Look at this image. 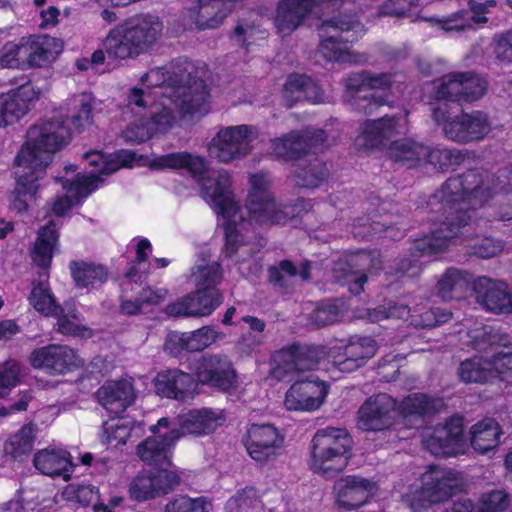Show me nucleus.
Listing matches in <instances>:
<instances>
[{"label":"nucleus","mask_w":512,"mask_h":512,"mask_svg":"<svg viewBox=\"0 0 512 512\" xmlns=\"http://www.w3.org/2000/svg\"><path fill=\"white\" fill-rule=\"evenodd\" d=\"M494 195L499 197L498 219L512 220V170L508 172L504 169L493 174L471 169L448 178L428 202L432 212L445 216L438 237L420 240L417 247L429 252L445 248L447 239L459 236L469 224L470 210L482 207Z\"/></svg>","instance_id":"f257e3e1"},{"label":"nucleus","mask_w":512,"mask_h":512,"mask_svg":"<svg viewBox=\"0 0 512 512\" xmlns=\"http://www.w3.org/2000/svg\"><path fill=\"white\" fill-rule=\"evenodd\" d=\"M154 165L159 168L181 169L186 168L194 177H199L201 196L209 202L215 212L225 220L226 257L232 258L237 253L238 241L237 220L242 219L240 207L235 200L231 189V176L225 170L209 171L206 161L199 156L188 152L170 153L158 157Z\"/></svg>","instance_id":"f03ea898"},{"label":"nucleus","mask_w":512,"mask_h":512,"mask_svg":"<svg viewBox=\"0 0 512 512\" xmlns=\"http://www.w3.org/2000/svg\"><path fill=\"white\" fill-rule=\"evenodd\" d=\"M251 188L246 200V210L248 213V220L244 218L237 220L238 241L236 247L238 248L236 256L239 252L237 261L245 260L246 257L251 255V249H248L247 242L249 240L247 227L255 224L258 226H272L284 224L289 219V214L285 211L281 204L275 200L273 193L270 190L271 180L269 175L264 172L253 174L249 178Z\"/></svg>","instance_id":"7ed1b4c3"},{"label":"nucleus","mask_w":512,"mask_h":512,"mask_svg":"<svg viewBox=\"0 0 512 512\" xmlns=\"http://www.w3.org/2000/svg\"><path fill=\"white\" fill-rule=\"evenodd\" d=\"M71 140V132L62 116H53L32 125L26 132V141L15 157V163H22L45 174L56 152Z\"/></svg>","instance_id":"20e7f679"},{"label":"nucleus","mask_w":512,"mask_h":512,"mask_svg":"<svg viewBox=\"0 0 512 512\" xmlns=\"http://www.w3.org/2000/svg\"><path fill=\"white\" fill-rule=\"evenodd\" d=\"M162 29V22L156 16L134 17L111 29L103 40V46L110 59L135 58L157 42Z\"/></svg>","instance_id":"39448f33"},{"label":"nucleus","mask_w":512,"mask_h":512,"mask_svg":"<svg viewBox=\"0 0 512 512\" xmlns=\"http://www.w3.org/2000/svg\"><path fill=\"white\" fill-rule=\"evenodd\" d=\"M352 438L343 428L326 427L317 430L312 439L311 468L314 472L333 478L348 465Z\"/></svg>","instance_id":"423d86ee"},{"label":"nucleus","mask_w":512,"mask_h":512,"mask_svg":"<svg viewBox=\"0 0 512 512\" xmlns=\"http://www.w3.org/2000/svg\"><path fill=\"white\" fill-rule=\"evenodd\" d=\"M169 102L183 118L204 116L209 111V90L204 80L193 76L187 67L176 66L168 76Z\"/></svg>","instance_id":"0eeeda50"},{"label":"nucleus","mask_w":512,"mask_h":512,"mask_svg":"<svg viewBox=\"0 0 512 512\" xmlns=\"http://www.w3.org/2000/svg\"><path fill=\"white\" fill-rule=\"evenodd\" d=\"M461 486L462 478L458 473L430 466L422 476V487L408 495L406 502L413 512H419L431 504L448 500Z\"/></svg>","instance_id":"6e6552de"},{"label":"nucleus","mask_w":512,"mask_h":512,"mask_svg":"<svg viewBox=\"0 0 512 512\" xmlns=\"http://www.w3.org/2000/svg\"><path fill=\"white\" fill-rule=\"evenodd\" d=\"M326 356L323 346L307 343H293L277 351L273 357V374L279 380H285L304 371L313 370Z\"/></svg>","instance_id":"1a4fd4ad"},{"label":"nucleus","mask_w":512,"mask_h":512,"mask_svg":"<svg viewBox=\"0 0 512 512\" xmlns=\"http://www.w3.org/2000/svg\"><path fill=\"white\" fill-rule=\"evenodd\" d=\"M256 137V130L250 125L222 127L209 145V154L222 163L243 159L252 151L251 143Z\"/></svg>","instance_id":"9d476101"},{"label":"nucleus","mask_w":512,"mask_h":512,"mask_svg":"<svg viewBox=\"0 0 512 512\" xmlns=\"http://www.w3.org/2000/svg\"><path fill=\"white\" fill-rule=\"evenodd\" d=\"M181 483L177 470L143 469L131 480L128 492L132 500L145 502L173 492Z\"/></svg>","instance_id":"9b49d317"},{"label":"nucleus","mask_w":512,"mask_h":512,"mask_svg":"<svg viewBox=\"0 0 512 512\" xmlns=\"http://www.w3.org/2000/svg\"><path fill=\"white\" fill-rule=\"evenodd\" d=\"M485 91V80L473 72L446 74L435 82V94L438 100L459 105L478 100Z\"/></svg>","instance_id":"f8f14e48"},{"label":"nucleus","mask_w":512,"mask_h":512,"mask_svg":"<svg viewBox=\"0 0 512 512\" xmlns=\"http://www.w3.org/2000/svg\"><path fill=\"white\" fill-rule=\"evenodd\" d=\"M398 415L396 399L387 393L374 394L360 405L357 427L363 431H384L394 425Z\"/></svg>","instance_id":"ddd939ff"},{"label":"nucleus","mask_w":512,"mask_h":512,"mask_svg":"<svg viewBox=\"0 0 512 512\" xmlns=\"http://www.w3.org/2000/svg\"><path fill=\"white\" fill-rule=\"evenodd\" d=\"M194 370L198 381L222 391H228L235 386L236 371L231 359L222 353H206L195 363Z\"/></svg>","instance_id":"4468645a"},{"label":"nucleus","mask_w":512,"mask_h":512,"mask_svg":"<svg viewBox=\"0 0 512 512\" xmlns=\"http://www.w3.org/2000/svg\"><path fill=\"white\" fill-rule=\"evenodd\" d=\"M224 296L219 289H200L166 306L165 312L172 317H205L211 315L222 303Z\"/></svg>","instance_id":"2eb2a0df"},{"label":"nucleus","mask_w":512,"mask_h":512,"mask_svg":"<svg viewBox=\"0 0 512 512\" xmlns=\"http://www.w3.org/2000/svg\"><path fill=\"white\" fill-rule=\"evenodd\" d=\"M463 417L453 416L443 426L434 429L432 435L425 440L426 448L435 456L449 457L464 451Z\"/></svg>","instance_id":"dca6fc26"},{"label":"nucleus","mask_w":512,"mask_h":512,"mask_svg":"<svg viewBox=\"0 0 512 512\" xmlns=\"http://www.w3.org/2000/svg\"><path fill=\"white\" fill-rule=\"evenodd\" d=\"M328 393V386L314 374L296 380L289 388L285 397L288 410L313 411L323 403Z\"/></svg>","instance_id":"f3484780"},{"label":"nucleus","mask_w":512,"mask_h":512,"mask_svg":"<svg viewBox=\"0 0 512 512\" xmlns=\"http://www.w3.org/2000/svg\"><path fill=\"white\" fill-rule=\"evenodd\" d=\"M30 363L35 369L43 370L49 375H60L81 365L76 352L66 345L50 344L34 349Z\"/></svg>","instance_id":"a211bd4d"},{"label":"nucleus","mask_w":512,"mask_h":512,"mask_svg":"<svg viewBox=\"0 0 512 512\" xmlns=\"http://www.w3.org/2000/svg\"><path fill=\"white\" fill-rule=\"evenodd\" d=\"M284 438L271 424H252L247 430L245 447L252 459L268 462L278 456Z\"/></svg>","instance_id":"6ab92c4d"},{"label":"nucleus","mask_w":512,"mask_h":512,"mask_svg":"<svg viewBox=\"0 0 512 512\" xmlns=\"http://www.w3.org/2000/svg\"><path fill=\"white\" fill-rule=\"evenodd\" d=\"M491 130L488 116L481 111L462 113L443 126L445 136L453 141L468 143L483 139Z\"/></svg>","instance_id":"aec40b11"},{"label":"nucleus","mask_w":512,"mask_h":512,"mask_svg":"<svg viewBox=\"0 0 512 512\" xmlns=\"http://www.w3.org/2000/svg\"><path fill=\"white\" fill-rule=\"evenodd\" d=\"M331 6L341 4V0H282L277 7L275 25L282 35H290L311 14L313 9L322 4Z\"/></svg>","instance_id":"412c9836"},{"label":"nucleus","mask_w":512,"mask_h":512,"mask_svg":"<svg viewBox=\"0 0 512 512\" xmlns=\"http://www.w3.org/2000/svg\"><path fill=\"white\" fill-rule=\"evenodd\" d=\"M334 491L338 507L351 511L358 509L373 497L376 484L367 478L349 475L335 482Z\"/></svg>","instance_id":"4be33fe9"},{"label":"nucleus","mask_w":512,"mask_h":512,"mask_svg":"<svg viewBox=\"0 0 512 512\" xmlns=\"http://www.w3.org/2000/svg\"><path fill=\"white\" fill-rule=\"evenodd\" d=\"M474 291L477 302L487 311L512 313V289L506 283L483 276L475 280Z\"/></svg>","instance_id":"5701e85b"},{"label":"nucleus","mask_w":512,"mask_h":512,"mask_svg":"<svg viewBox=\"0 0 512 512\" xmlns=\"http://www.w3.org/2000/svg\"><path fill=\"white\" fill-rule=\"evenodd\" d=\"M334 357V364L342 372H352L366 364L377 352L376 341L369 336H352Z\"/></svg>","instance_id":"b1692460"},{"label":"nucleus","mask_w":512,"mask_h":512,"mask_svg":"<svg viewBox=\"0 0 512 512\" xmlns=\"http://www.w3.org/2000/svg\"><path fill=\"white\" fill-rule=\"evenodd\" d=\"M406 116L385 115L379 119L367 121L361 135L357 137V144L367 149L376 148L384 141L403 132L406 126Z\"/></svg>","instance_id":"393cba45"},{"label":"nucleus","mask_w":512,"mask_h":512,"mask_svg":"<svg viewBox=\"0 0 512 512\" xmlns=\"http://www.w3.org/2000/svg\"><path fill=\"white\" fill-rule=\"evenodd\" d=\"M180 438L176 429L170 430L163 436H151L137 445L136 454L145 464L157 469L170 467L171 447Z\"/></svg>","instance_id":"a878e982"},{"label":"nucleus","mask_w":512,"mask_h":512,"mask_svg":"<svg viewBox=\"0 0 512 512\" xmlns=\"http://www.w3.org/2000/svg\"><path fill=\"white\" fill-rule=\"evenodd\" d=\"M154 384L158 395L178 401L192 399L197 387L193 376L179 369L159 372Z\"/></svg>","instance_id":"bb28decb"},{"label":"nucleus","mask_w":512,"mask_h":512,"mask_svg":"<svg viewBox=\"0 0 512 512\" xmlns=\"http://www.w3.org/2000/svg\"><path fill=\"white\" fill-rule=\"evenodd\" d=\"M488 12L484 4L469 0L468 9L459 10L443 18H429L427 21L436 24L444 32L461 33L474 29L476 25L486 23Z\"/></svg>","instance_id":"cd10ccee"},{"label":"nucleus","mask_w":512,"mask_h":512,"mask_svg":"<svg viewBox=\"0 0 512 512\" xmlns=\"http://www.w3.org/2000/svg\"><path fill=\"white\" fill-rule=\"evenodd\" d=\"M96 396L107 411L119 415L134 403L136 392L131 379H121L105 382Z\"/></svg>","instance_id":"c85d7f7f"},{"label":"nucleus","mask_w":512,"mask_h":512,"mask_svg":"<svg viewBox=\"0 0 512 512\" xmlns=\"http://www.w3.org/2000/svg\"><path fill=\"white\" fill-rule=\"evenodd\" d=\"M482 340L490 346L502 347L492 358L494 375L512 383V338L499 328L488 327L484 329Z\"/></svg>","instance_id":"c756f323"},{"label":"nucleus","mask_w":512,"mask_h":512,"mask_svg":"<svg viewBox=\"0 0 512 512\" xmlns=\"http://www.w3.org/2000/svg\"><path fill=\"white\" fill-rule=\"evenodd\" d=\"M103 180L99 175H80L78 174L73 181H65L63 188L67 195L57 197L53 203L51 210L56 216H63L75 203H79L90 193L97 189L99 183Z\"/></svg>","instance_id":"7c9ffc66"},{"label":"nucleus","mask_w":512,"mask_h":512,"mask_svg":"<svg viewBox=\"0 0 512 512\" xmlns=\"http://www.w3.org/2000/svg\"><path fill=\"white\" fill-rule=\"evenodd\" d=\"M16 186L11 194V205L18 213L26 212L29 201H31L39 188L38 181L44 176L43 173H36L34 169L15 163Z\"/></svg>","instance_id":"2f4dec72"},{"label":"nucleus","mask_w":512,"mask_h":512,"mask_svg":"<svg viewBox=\"0 0 512 512\" xmlns=\"http://www.w3.org/2000/svg\"><path fill=\"white\" fill-rule=\"evenodd\" d=\"M318 31L333 34L344 42L355 43L366 32L364 25L354 13L339 12L325 19L318 26Z\"/></svg>","instance_id":"473e14b6"},{"label":"nucleus","mask_w":512,"mask_h":512,"mask_svg":"<svg viewBox=\"0 0 512 512\" xmlns=\"http://www.w3.org/2000/svg\"><path fill=\"white\" fill-rule=\"evenodd\" d=\"M55 39L48 36H34L22 39L20 47L13 48L20 53L29 67L40 68L46 66L54 59L52 47Z\"/></svg>","instance_id":"72a5a7b5"},{"label":"nucleus","mask_w":512,"mask_h":512,"mask_svg":"<svg viewBox=\"0 0 512 512\" xmlns=\"http://www.w3.org/2000/svg\"><path fill=\"white\" fill-rule=\"evenodd\" d=\"M370 260L371 257L368 253L361 252L335 265L334 272L337 274V277L348 281L349 289L353 294H360L363 291V286L367 281V275L364 273V270L370 263Z\"/></svg>","instance_id":"f704fd0d"},{"label":"nucleus","mask_w":512,"mask_h":512,"mask_svg":"<svg viewBox=\"0 0 512 512\" xmlns=\"http://www.w3.org/2000/svg\"><path fill=\"white\" fill-rule=\"evenodd\" d=\"M37 99L31 84L25 83L17 89L0 96V105L10 124L19 120L28 110L29 105Z\"/></svg>","instance_id":"c9c22d12"},{"label":"nucleus","mask_w":512,"mask_h":512,"mask_svg":"<svg viewBox=\"0 0 512 512\" xmlns=\"http://www.w3.org/2000/svg\"><path fill=\"white\" fill-rule=\"evenodd\" d=\"M284 99L289 107L300 101L313 103L321 101V90L306 75L292 74L288 77L283 90Z\"/></svg>","instance_id":"e433bc0d"},{"label":"nucleus","mask_w":512,"mask_h":512,"mask_svg":"<svg viewBox=\"0 0 512 512\" xmlns=\"http://www.w3.org/2000/svg\"><path fill=\"white\" fill-rule=\"evenodd\" d=\"M33 463L44 475L63 476L65 480L70 477L72 463L65 450L43 449L35 454Z\"/></svg>","instance_id":"4c0bfd02"},{"label":"nucleus","mask_w":512,"mask_h":512,"mask_svg":"<svg viewBox=\"0 0 512 512\" xmlns=\"http://www.w3.org/2000/svg\"><path fill=\"white\" fill-rule=\"evenodd\" d=\"M502 434V429L495 419L485 418L471 427L469 440L475 451L486 454L500 444Z\"/></svg>","instance_id":"58836bf2"},{"label":"nucleus","mask_w":512,"mask_h":512,"mask_svg":"<svg viewBox=\"0 0 512 512\" xmlns=\"http://www.w3.org/2000/svg\"><path fill=\"white\" fill-rule=\"evenodd\" d=\"M397 408L404 418H425L440 412L444 402L441 398L414 393L405 397Z\"/></svg>","instance_id":"ea45409f"},{"label":"nucleus","mask_w":512,"mask_h":512,"mask_svg":"<svg viewBox=\"0 0 512 512\" xmlns=\"http://www.w3.org/2000/svg\"><path fill=\"white\" fill-rule=\"evenodd\" d=\"M217 414L211 409L191 410L179 416L180 437L191 435H203L213 432L219 425Z\"/></svg>","instance_id":"a19ab883"},{"label":"nucleus","mask_w":512,"mask_h":512,"mask_svg":"<svg viewBox=\"0 0 512 512\" xmlns=\"http://www.w3.org/2000/svg\"><path fill=\"white\" fill-rule=\"evenodd\" d=\"M311 263L304 261L297 268L293 262L289 260H282L277 266H271L268 269L269 282L274 287L288 292L294 284V279L297 275L301 277L303 281H307L311 278Z\"/></svg>","instance_id":"79ce46f5"},{"label":"nucleus","mask_w":512,"mask_h":512,"mask_svg":"<svg viewBox=\"0 0 512 512\" xmlns=\"http://www.w3.org/2000/svg\"><path fill=\"white\" fill-rule=\"evenodd\" d=\"M472 274L466 270L448 268L437 283L438 295L444 300L460 299L472 282Z\"/></svg>","instance_id":"37998d69"},{"label":"nucleus","mask_w":512,"mask_h":512,"mask_svg":"<svg viewBox=\"0 0 512 512\" xmlns=\"http://www.w3.org/2000/svg\"><path fill=\"white\" fill-rule=\"evenodd\" d=\"M427 147L411 138L393 141L388 149L389 157L397 163L412 168L425 161Z\"/></svg>","instance_id":"c03bdc74"},{"label":"nucleus","mask_w":512,"mask_h":512,"mask_svg":"<svg viewBox=\"0 0 512 512\" xmlns=\"http://www.w3.org/2000/svg\"><path fill=\"white\" fill-rule=\"evenodd\" d=\"M169 100L168 92L163 89L160 102L152 106L150 117L146 118L155 134L167 132L179 118H183L175 109L174 103H168Z\"/></svg>","instance_id":"a18cd8bd"},{"label":"nucleus","mask_w":512,"mask_h":512,"mask_svg":"<svg viewBox=\"0 0 512 512\" xmlns=\"http://www.w3.org/2000/svg\"><path fill=\"white\" fill-rule=\"evenodd\" d=\"M457 375L464 383H486L495 377L492 359L472 357L461 361Z\"/></svg>","instance_id":"49530a36"},{"label":"nucleus","mask_w":512,"mask_h":512,"mask_svg":"<svg viewBox=\"0 0 512 512\" xmlns=\"http://www.w3.org/2000/svg\"><path fill=\"white\" fill-rule=\"evenodd\" d=\"M58 241L56 224L49 221L39 229L32 257L34 262L41 268H48L51 264L53 249Z\"/></svg>","instance_id":"de8ad7c7"},{"label":"nucleus","mask_w":512,"mask_h":512,"mask_svg":"<svg viewBox=\"0 0 512 512\" xmlns=\"http://www.w3.org/2000/svg\"><path fill=\"white\" fill-rule=\"evenodd\" d=\"M48 276L46 273L40 274L38 281L32 282V290L29 296L30 304L41 314L51 316L53 313L60 312V305L56 303L50 288L45 283Z\"/></svg>","instance_id":"09e8293b"},{"label":"nucleus","mask_w":512,"mask_h":512,"mask_svg":"<svg viewBox=\"0 0 512 512\" xmlns=\"http://www.w3.org/2000/svg\"><path fill=\"white\" fill-rule=\"evenodd\" d=\"M328 173L325 163L314 159L308 164L297 165L294 171V182L298 187L316 188L327 179Z\"/></svg>","instance_id":"8fccbe9b"},{"label":"nucleus","mask_w":512,"mask_h":512,"mask_svg":"<svg viewBox=\"0 0 512 512\" xmlns=\"http://www.w3.org/2000/svg\"><path fill=\"white\" fill-rule=\"evenodd\" d=\"M226 12L223 10V3L217 0H199L195 16V24L199 29L217 28L224 18Z\"/></svg>","instance_id":"3c124183"},{"label":"nucleus","mask_w":512,"mask_h":512,"mask_svg":"<svg viewBox=\"0 0 512 512\" xmlns=\"http://www.w3.org/2000/svg\"><path fill=\"white\" fill-rule=\"evenodd\" d=\"M71 273L77 286L87 288L101 285L107 279V271L102 265L86 262H71Z\"/></svg>","instance_id":"603ef678"},{"label":"nucleus","mask_w":512,"mask_h":512,"mask_svg":"<svg viewBox=\"0 0 512 512\" xmlns=\"http://www.w3.org/2000/svg\"><path fill=\"white\" fill-rule=\"evenodd\" d=\"M272 153L284 160L299 159L307 153V143L300 134L291 133L272 141Z\"/></svg>","instance_id":"864d4df0"},{"label":"nucleus","mask_w":512,"mask_h":512,"mask_svg":"<svg viewBox=\"0 0 512 512\" xmlns=\"http://www.w3.org/2000/svg\"><path fill=\"white\" fill-rule=\"evenodd\" d=\"M187 335L188 341L186 344L189 352L202 351L225 338V334L213 326H203L187 333Z\"/></svg>","instance_id":"5fc2aeb1"},{"label":"nucleus","mask_w":512,"mask_h":512,"mask_svg":"<svg viewBox=\"0 0 512 512\" xmlns=\"http://www.w3.org/2000/svg\"><path fill=\"white\" fill-rule=\"evenodd\" d=\"M192 274L196 287L200 289H217L222 280V269L217 262L199 264Z\"/></svg>","instance_id":"6e6d98bb"},{"label":"nucleus","mask_w":512,"mask_h":512,"mask_svg":"<svg viewBox=\"0 0 512 512\" xmlns=\"http://www.w3.org/2000/svg\"><path fill=\"white\" fill-rule=\"evenodd\" d=\"M425 154V161L423 163H429L439 169L459 165L464 159L460 151L446 148L427 147V153Z\"/></svg>","instance_id":"4d7b16f0"},{"label":"nucleus","mask_w":512,"mask_h":512,"mask_svg":"<svg viewBox=\"0 0 512 512\" xmlns=\"http://www.w3.org/2000/svg\"><path fill=\"white\" fill-rule=\"evenodd\" d=\"M347 101L354 111L364 115H372L381 106L389 104V101L386 96L376 95L372 93L364 95H352V97L349 98Z\"/></svg>","instance_id":"13d9d810"},{"label":"nucleus","mask_w":512,"mask_h":512,"mask_svg":"<svg viewBox=\"0 0 512 512\" xmlns=\"http://www.w3.org/2000/svg\"><path fill=\"white\" fill-rule=\"evenodd\" d=\"M208 501L204 497L191 498L178 495L167 502L164 512H208Z\"/></svg>","instance_id":"bf43d9fd"},{"label":"nucleus","mask_w":512,"mask_h":512,"mask_svg":"<svg viewBox=\"0 0 512 512\" xmlns=\"http://www.w3.org/2000/svg\"><path fill=\"white\" fill-rule=\"evenodd\" d=\"M51 316L57 318L58 331L63 335H82L88 329L81 325L79 314L74 309H68L60 306V312L53 313Z\"/></svg>","instance_id":"052dcab7"},{"label":"nucleus","mask_w":512,"mask_h":512,"mask_svg":"<svg viewBox=\"0 0 512 512\" xmlns=\"http://www.w3.org/2000/svg\"><path fill=\"white\" fill-rule=\"evenodd\" d=\"M342 317V311L336 303L323 302L310 314V322L317 327L334 324Z\"/></svg>","instance_id":"680f3d73"},{"label":"nucleus","mask_w":512,"mask_h":512,"mask_svg":"<svg viewBox=\"0 0 512 512\" xmlns=\"http://www.w3.org/2000/svg\"><path fill=\"white\" fill-rule=\"evenodd\" d=\"M319 36L321 37V42L318 51L325 59L334 62L344 59L342 55L347 49L345 44L348 42L340 40L333 34H324L323 31H319Z\"/></svg>","instance_id":"e2e57ef3"},{"label":"nucleus","mask_w":512,"mask_h":512,"mask_svg":"<svg viewBox=\"0 0 512 512\" xmlns=\"http://www.w3.org/2000/svg\"><path fill=\"white\" fill-rule=\"evenodd\" d=\"M34 431L32 424L26 425L10 438L9 445L14 457L27 455L32 451L35 440Z\"/></svg>","instance_id":"0e129e2a"},{"label":"nucleus","mask_w":512,"mask_h":512,"mask_svg":"<svg viewBox=\"0 0 512 512\" xmlns=\"http://www.w3.org/2000/svg\"><path fill=\"white\" fill-rule=\"evenodd\" d=\"M259 503V497L254 487H245L226 502L228 512H244L256 506Z\"/></svg>","instance_id":"69168bd1"},{"label":"nucleus","mask_w":512,"mask_h":512,"mask_svg":"<svg viewBox=\"0 0 512 512\" xmlns=\"http://www.w3.org/2000/svg\"><path fill=\"white\" fill-rule=\"evenodd\" d=\"M452 318V314L442 311L440 308L427 310L419 315H411L410 324L418 329L433 328L446 323Z\"/></svg>","instance_id":"338daca9"},{"label":"nucleus","mask_w":512,"mask_h":512,"mask_svg":"<svg viewBox=\"0 0 512 512\" xmlns=\"http://www.w3.org/2000/svg\"><path fill=\"white\" fill-rule=\"evenodd\" d=\"M20 366L16 361L8 360L0 364V398L7 396L19 383Z\"/></svg>","instance_id":"774afa93"}]
</instances>
